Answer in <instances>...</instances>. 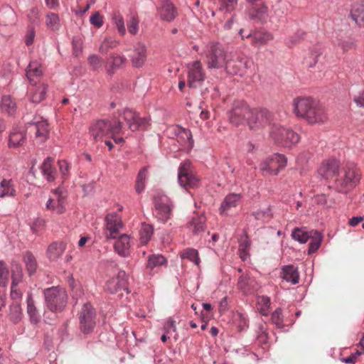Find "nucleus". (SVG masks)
<instances>
[{
	"label": "nucleus",
	"instance_id": "obj_50",
	"mask_svg": "<svg viewBox=\"0 0 364 364\" xmlns=\"http://www.w3.org/2000/svg\"><path fill=\"white\" fill-rule=\"evenodd\" d=\"M46 23L50 30H58L60 26L58 15L55 13H48L46 16Z\"/></svg>",
	"mask_w": 364,
	"mask_h": 364
},
{
	"label": "nucleus",
	"instance_id": "obj_32",
	"mask_svg": "<svg viewBox=\"0 0 364 364\" xmlns=\"http://www.w3.org/2000/svg\"><path fill=\"white\" fill-rule=\"evenodd\" d=\"M27 313L32 323H37L40 321L41 316L36 307L35 302L31 292H28L27 296Z\"/></svg>",
	"mask_w": 364,
	"mask_h": 364
},
{
	"label": "nucleus",
	"instance_id": "obj_18",
	"mask_svg": "<svg viewBox=\"0 0 364 364\" xmlns=\"http://www.w3.org/2000/svg\"><path fill=\"white\" fill-rule=\"evenodd\" d=\"M358 181L359 179L354 170H346L344 176L339 179H336V187L339 192L346 193L355 186Z\"/></svg>",
	"mask_w": 364,
	"mask_h": 364
},
{
	"label": "nucleus",
	"instance_id": "obj_46",
	"mask_svg": "<svg viewBox=\"0 0 364 364\" xmlns=\"http://www.w3.org/2000/svg\"><path fill=\"white\" fill-rule=\"evenodd\" d=\"M119 115L122 117L130 129V124H136L138 114L132 109L125 108L122 112H119Z\"/></svg>",
	"mask_w": 364,
	"mask_h": 364
},
{
	"label": "nucleus",
	"instance_id": "obj_56",
	"mask_svg": "<svg viewBox=\"0 0 364 364\" xmlns=\"http://www.w3.org/2000/svg\"><path fill=\"white\" fill-rule=\"evenodd\" d=\"M271 320L278 328H282L284 327V316L282 309L277 308L274 310L272 314Z\"/></svg>",
	"mask_w": 364,
	"mask_h": 364
},
{
	"label": "nucleus",
	"instance_id": "obj_34",
	"mask_svg": "<svg viewBox=\"0 0 364 364\" xmlns=\"http://www.w3.org/2000/svg\"><path fill=\"white\" fill-rule=\"evenodd\" d=\"M111 21L113 26L117 30L120 36H124L126 34V28L124 21L122 15L117 11H115L112 14Z\"/></svg>",
	"mask_w": 364,
	"mask_h": 364
},
{
	"label": "nucleus",
	"instance_id": "obj_19",
	"mask_svg": "<svg viewBox=\"0 0 364 364\" xmlns=\"http://www.w3.org/2000/svg\"><path fill=\"white\" fill-rule=\"evenodd\" d=\"M147 57V49L144 43L136 42L133 46V51L130 55L132 64L135 68L144 65Z\"/></svg>",
	"mask_w": 364,
	"mask_h": 364
},
{
	"label": "nucleus",
	"instance_id": "obj_23",
	"mask_svg": "<svg viewBox=\"0 0 364 364\" xmlns=\"http://www.w3.org/2000/svg\"><path fill=\"white\" fill-rule=\"evenodd\" d=\"M26 141V132L23 128L14 127L9 136V146L16 148L22 146Z\"/></svg>",
	"mask_w": 364,
	"mask_h": 364
},
{
	"label": "nucleus",
	"instance_id": "obj_45",
	"mask_svg": "<svg viewBox=\"0 0 364 364\" xmlns=\"http://www.w3.org/2000/svg\"><path fill=\"white\" fill-rule=\"evenodd\" d=\"M88 64L95 72H100L103 70L105 63L103 59L97 55L93 54L87 58Z\"/></svg>",
	"mask_w": 364,
	"mask_h": 364
},
{
	"label": "nucleus",
	"instance_id": "obj_48",
	"mask_svg": "<svg viewBox=\"0 0 364 364\" xmlns=\"http://www.w3.org/2000/svg\"><path fill=\"white\" fill-rule=\"evenodd\" d=\"M23 262L29 274H32L36 272L37 269V262L35 257L30 252H27L24 255Z\"/></svg>",
	"mask_w": 364,
	"mask_h": 364
},
{
	"label": "nucleus",
	"instance_id": "obj_11",
	"mask_svg": "<svg viewBox=\"0 0 364 364\" xmlns=\"http://www.w3.org/2000/svg\"><path fill=\"white\" fill-rule=\"evenodd\" d=\"M66 194L63 188L58 187L53 190L46 203V208L54 213L61 214L65 210Z\"/></svg>",
	"mask_w": 364,
	"mask_h": 364
},
{
	"label": "nucleus",
	"instance_id": "obj_29",
	"mask_svg": "<svg viewBox=\"0 0 364 364\" xmlns=\"http://www.w3.org/2000/svg\"><path fill=\"white\" fill-rule=\"evenodd\" d=\"M65 244L62 242H53L47 249V255L49 259L56 260L64 252Z\"/></svg>",
	"mask_w": 364,
	"mask_h": 364
},
{
	"label": "nucleus",
	"instance_id": "obj_27",
	"mask_svg": "<svg viewBox=\"0 0 364 364\" xmlns=\"http://www.w3.org/2000/svg\"><path fill=\"white\" fill-rule=\"evenodd\" d=\"M282 277L292 284H296L299 282V274L297 267L294 265H286L282 269Z\"/></svg>",
	"mask_w": 364,
	"mask_h": 364
},
{
	"label": "nucleus",
	"instance_id": "obj_16",
	"mask_svg": "<svg viewBox=\"0 0 364 364\" xmlns=\"http://www.w3.org/2000/svg\"><path fill=\"white\" fill-rule=\"evenodd\" d=\"M124 290L127 294L130 291L127 287V275L124 271L120 270L116 277L109 279L105 284V290L110 294Z\"/></svg>",
	"mask_w": 364,
	"mask_h": 364
},
{
	"label": "nucleus",
	"instance_id": "obj_8",
	"mask_svg": "<svg viewBox=\"0 0 364 364\" xmlns=\"http://www.w3.org/2000/svg\"><path fill=\"white\" fill-rule=\"evenodd\" d=\"M230 57V53L226 51L219 43L212 46L207 55L206 64L209 69H220L226 68V64Z\"/></svg>",
	"mask_w": 364,
	"mask_h": 364
},
{
	"label": "nucleus",
	"instance_id": "obj_26",
	"mask_svg": "<svg viewBox=\"0 0 364 364\" xmlns=\"http://www.w3.org/2000/svg\"><path fill=\"white\" fill-rule=\"evenodd\" d=\"M126 62V58L124 55H119L115 53L110 55L107 65L105 69L108 75H112L114 71L120 68Z\"/></svg>",
	"mask_w": 364,
	"mask_h": 364
},
{
	"label": "nucleus",
	"instance_id": "obj_54",
	"mask_svg": "<svg viewBox=\"0 0 364 364\" xmlns=\"http://www.w3.org/2000/svg\"><path fill=\"white\" fill-rule=\"evenodd\" d=\"M322 53V49L321 47H314L313 48L309 53V55L308 58H306V63L309 67L314 66L318 60V58Z\"/></svg>",
	"mask_w": 364,
	"mask_h": 364
},
{
	"label": "nucleus",
	"instance_id": "obj_62",
	"mask_svg": "<svg viewBox=\"0 0 364 364\" xmlns=\"http://www.w3.org/2000/svg\"><path fill=\"white\" fill-rule=\"evenodd\" d=\"M45 225V221L41 218H36L30 223L31 230L33 232L37 233L42 230Z\"/></svg>",
	"mask_w": 364,
	"mask_h": 364
},
{
	"label": "nucleus",
	"instance_id": "obj_28",
	"mask_svg": "<svg viewBox=\"0 0 364 364\" xmlns=\"http://www.w3.org/2000/svg\"><path fill=\"white\" fill-rule=\"evenodd\" d=\"M350 17L359 26L363 25L364 23V4L362 2L353 4Z\"/></svg>",
	"mask_w": 364,
	"mask_h": 364
},
{
	"label": "nucleus",
	"instance_id": "obj_57",
	"mask_svg": "<svg viewBox=\"0 0 364 364\" xmlns=\"http://www.w3.org/2000/svg\"><path fill=\"white\" fill-rule=\"evenodd\" d=\"M235 320L240 331H244L248 327L249 320L246 314L237 312L235 315Z\"/></svg>",
	"mask_w": 364,
	"mask_h": 364
},
{
	"label": "nucleus",
	"instance_id": "obj_40",
	"mask_svg": "<svg viewBox=\"0 0 364 364\" xmlns=\"http://www.w3.org/2000/svg\"><path fill=\"white\" fill-rule=\"evenodd\" d=\"M0 109L3 112L11 115L16 111V104L12 101L10 96L4 95L1 100Z\"/></svg>",
	"mask_w": 364,
	"mask_h": 364
},
{
	"label": "nucleus",
	"instance_id": "obj_63",
	"mask_svg": "<svg viewBox=\"0 0 364 364\" xmlns=\"http://www.w3.org/2000/svg\"><path fill=\"white\" fill-rule=\"evenodd\" d=\"M90 22L92 25L97 28H101L104 23L103 18L98 11L92 14L90 18Z\"/></svg>",
	"mask_w": 364,
	"mask_h": 364
},
{
	"label": "nucleus",
	"instance_id": "obj_21",
	"mask_svg": "<svg viewBox=\"0 0 364 364\" xmlns=\"http://www.w3.org/2000/svg\"><path fill=\"white\" fill-rule=\"evenodd\" d=\"M158 11L161 19L168 22L172 21L177 15L176 7L169 0H161Z\"/></svg>",
	"mask_w": 364,
	"mask_h": 364
},
{
	"label": "nucleus",
	"instance_id": "obj_3",
	"mask_svg": "<svg viewBox=\"0 0 364 364\" xmlns=\"http://www.w3.org/2000/svg\"><path fill=\"white\" fill-rule=\"evenodd\" d=\"M122 122L117 118L112 119H99L91 123L89 134L95 141L109 137L110 134L122 133Z\"/></svg>",
	"mask_w": 364,
	"mask_h": 364
},
{
	"label": "nucleus",
	"instance_id": "obj_12",
	"mask_svg": "<svg viewBox=\"0 0 364 364\" xmlns=\"http://www.w3.org/2000/svg\"><path fill=\"white\" fill-rule=\"evenodd\" d=\"M96 313L90 303L83 305L80 312V326L81 331L85 333L91 332L95 326Z\"/></svg>",
	"mask_w": 364,
	"mask_h": 364
},
{
	"label": "nucleus",
	"instance_id": "obj_25",
	"mask_svg": "<svg viewBox=\"0 0 364 364\" xmlns=\"http://www.w3.org/2000/svg\"><path fill=\"white\" fill-rule=\"evenodd\" d=\"M26 73L30 82L36 83V79L39 78L43 75L41 64L38 60L31 61L26 70Z\"/></svg>",
	"mask_w": 364,
	"mask_h": 364
},
{
	"label": "nucleus",
	"instance_id": "obj_43",
	"mask_svg": "<svg viewBox=\"0 0 364 364\" xmlns=\"http://www.w3.org/2000/svg\"><path fill=\"white\" fill-rule=\"evenodd\" d=\"M148 177V170L146 167L141 168L136 177L135 189L136 193H141L145 188L146 181Z\"/></svg>",
	"mask_w": 364,
	"mask_h": 364
},
{
	"label": "nucleus",
	"instance_id": "obj_6",
	"mask_svg": "<svg viewBox=\"0 0 364 364\" xmlns=\"http://www.w3.org/2000/svg\"><path fill=\"white\" fill-rule=\"evenodd\" d=\"M178 182L186 190L200 187V178L193 173L192 164L189 160L180 164L178 169Z\"/></svg>",
	"mask_w": 364,
	"mask_h": 364
},
{
	"label": "nucleus",
	"instance_id": "obj_13",
	"mask_svg": "<svg viewBox=\"0 0 364 364\" xmlns=\"http://www.w3.org/2000/svg\"><path fill=\"white\" fill-rule=\"evenodd\" d=\"M205 78V73L200 61L188 65V85L190 87H200Z\"/></svg>",
	"mask_w": 364,
	"mask_h": 364
},
{
	"label": "nucleus",
	"instance_id": "obj_14",
	"mask_svg": "<svg viewBox=\"0 0 364 364\" xmlns=\"http://www.w3.org/2000/svg\"><path fill=\"white\" fill-rule=\"evenodd\" d=\"M122 228L120 217L116 213H108L105 217V236L107 239H116Z\"/></svg>",
	"mask_w": 364,
	"mask_h": 364
},
{
	"label": "nucleus",
	"instance_id": "obj_51",
	"mask_svg": "<svg viewBox=\"0 0 364 364\" xmlns=\"http://www.w3.org/2000/svg\"><path fill=\"white\" fill-rule=\"evenodd\" d=\"M119 41L113 37H106L102 42L99 50L101 53L105 54L109 48H114L118 46Z\"/></svg>",
	"mask_w": 364,
	"mask_h": 364
},
{
	"label": "nucleus",
	"instance_id": "obj_61",
	"mask_svg": "<svg viewBox=\"0 0 364 364\" xmlns=\"http://www.w3.org/2000/svg\"><path fill=\"white\" fill-rule=\"evenodd\" d=\"M139 21L136 15L133 14L127 24L129 32L132 35H136L139 30Z\"/></svg>",
	"mask_w": 364,
	"mask_h": 364
},
{
	"label": "nucleus",
	"instance_id": "obj_58",
	"mask_svg": "<svg viewBox=\"0 0 364 364\" xmlns=\"http://www.w3.org/2000/svg\"><path fill=\"white\" fill-rule=\"evenodd\" d=\"M238 0H221L219 9L225 12H231L235 9Z\"/></svg>",
	"mask_w": 364,
	"mask_h": 364
},
{
	"label": "nucleus",
	"instance_id": "obj_1",
	"mask_svg": "<svg viewBox=\"0 0 364 364\" xmlns=\"http://www.w3.org/2000/svg\"><path fill=\"white\" fill-rule=\"evenodd\" d=\"M292 107L295 115L306 120L309 124H321L328 119L325 107L314 98L308 97L296 98L293 101Z\"/></svg>",
	"mask_w": 364,
	"mask_h": 364
},
{
	"label": "nucleus",
	"instance_id": "obj_10",
	"mask_svg": "<svg viewBox=\"0 0 364 364\" xmlns=\"http://www.w3.org/2000/svg\"><path fill=\"white\" fill-rule=\"evenodd\" d=\"M154 215L162 222H166L171 215L173 203L170 198L164 193H158L154 198Z\"/></svg>",
	"mask_w": 364,
	"mask_h": 364
},
{
	"label": "nucleus",
	"instance_id": "obj_24",
	"mask_svg": "<svg viewBox=\"0 0 364 364\" xmlns=\"http://www.w3.org/2000/svg\"><path fill=\"white\" fill-rule=\"evenodd\" d=\"M130 247V237L127 234L121 235L114 245L115 252L123 257H126L129 255Z\"/></svg>",
	"mask_w": 364,
	"mask_h": 364
},
{
	"label": "nucleus",
	"instance_id": "obj_47",
	"mask_svg": "<svg viewBox=\"0 0 364 364\" xmlns=\"http://www.w3.org/2000/svg\"><path fill=\"white\" fill-rule=\"evenodd\" d=\"M23 316L22 309L18 302H14L10 306V313L9 318L10 320L14 323H17L21 319Z\"/></svg>",
	"mask_w": 364,
	"mask_h": 364
},
{
	"label": "nucleus",
	"instance_id": "obj_36",
	"mask_svg": "<svg viewBox=\"0 0 364 364\" xmlns=\"http://www.w3.org/2000/svg\"><path fill=\"white\" fill-rule=\"evenodd\" d=\"M309 239H311V242L309 245L308 252L311 255L316 252L320 247L323 240V235L318 231L312 230L311 231V237Z\"/></svg>",
	"mask_w": 364,
	"mask_h": 364
},
{
	"label": "nucleus",
	"instance_id": "obj_52",
	"mask_svg": "<svg viewBox=\"0 0 364 364\" xmlns=\"http://www.w3.org/2000/svg\"><path fill=\"white\" fill-rule=\"evenodd\" d=\"M153 234V228L149 224H143L139 231V240L141 244H146Z\"/></svg>",
	"mask_w": 364,
	"mask_h": 364
},
{
	"label": "nucleus",
	"instance_id": "obj_49",
	"mask_svg": "<svg viewBox=\"0 0 364 364\" xmlns=\"http://www.w3.org/2000/svg\"><path fill=\"white\" fill-rule=\"evenodd\" d=\"M182 259H187L189 261L193 262L196 266H199L200 259L198 255V252L196 249L187 248L183 250L181 254Z\"/></svg>",
	"mask_w": 364,
	"mask_h": 364
},
{
	"label": "nucleus",
	"instance_id": "obj_59",
	"mask_svg": "<svg viewBox=\"0 0 364 364\" xmlns=\"http://www.w3.org/2000/svg\"><path fill=\"white\" fill-rule=\"evenodd\" d=\"M9 269L3 261H0V286L6 287L8 284Z\"/></svg>",
	"mask_w": 364,
	"mask_h": 364
},
{
	"label": "nucleus",
	"instance_id": "obj_15",
	"mask_svg": "<svg viewBox=\"0 0 364 364\" xmlns=\"http://www.w3.org/2000/svg\"><path fill=\"white\" fill-rule=\"evenodd\" d=\"M340 163L336 159H329L323 161L317 170L318 176L325 180L335 177L339 171Z\"/></svg>",
	"mask_w": 364,
	"mask_h": 364
},
{
	"label": "nucleus",
	"instance_id": "obj_37",
	"mask_svg": "<svg viewBox=\"0 0 364 364\" xmlns=\"http://www.w3.org/2000/svg\"><path fill=\"white\" fill-rule=\"evenodd\" d=\"M33 125L36 129V136L41 138L42 141H45L48 134V124L46 120L30 123Z\"/></svg>",
	"mask_w": 364,
	"mask_h": 364
},
{
	"label": "nucleus",
	"instance_id": "obj_9",
	"mask_svg": "<svg viewBox=\"0 0 364 364\" xmlns=\"http://www.w3.org/2000/svg\"><path fill=\"white\" fill-rule=\"evenodd\" d=\"M287 164V159L282 154H275L259 164V170L264 176H277Z\"/></svg>",
	"mask_w": 364,
	"mask_h": 364
},
{
	"label": "nucleus",
	"instance_id": "obj_42",
	"mask_svg": "<svg viewBox=\"0 0 364 364\" xmlns=\"http://www.w3.org/2000/svg\"><path fill=\"white\" fill-rule=\"evenodd\" d=\"M11 284L12 286H18V284L22 281L23 279V271L21 266L18 262H12L11 267Z\"/></svg>",
	"mask_w": 364,
	"mask_h": 364
},
{
	"label": "nucleus",
	"instance_id": "obj_4",
	"mask_svg": "<svg viewBox=\"0 0 364 364\" xmlns=\"http://www.w3.org/2000/svg\"><path fill=\"white\" fill-rule=\"evenodd\" d=\"M43 295L47 307L53 312L62 311L67 304V293L65 289L60 286L44 289Z\"/></svg>",
	"mask_w": 364,
	"mask_h": 364
},
{
	"label": "nucleus",
	"instance_id": "obj_44",
	"mask_svg": "<svg viewBox=\"0 0 364 364\" xmlns=\"http://www.w3.org/2000/svg\"><path fill=\"white\" fill-rule=\"evenodd\" d=\"M311 237V231L308 232L305 228H296L291 232V237L300 243H305Z\"/></svg>",
	"mask_w": 364,
	"mask_h": 364
},
{
	"label": "nucleus",
	"instance_id": "obj_55",
	"mask_svg": "<svg viewBox=\"0 0 364 364\" xmlns=\"http://www.w3.org/2000/svg\"><path fill=\"white\" fill-rule=\"evenodd\" d=\"M166 263V260L161 255H153L149 257L148 267L151 269L156 267L164 265Z\"/></svg>",
	"mask_w": 364,
	"mask_h": 364
},
{
	"label": "nucleus",
	"instance_id": "obj_17",
	"mask_svg": "<svg viewBox=\"0 0 364 364\" xmlns=\"http://www.w3.org/2000/svg\"><path fill=\"white\" fill-rule=\"evenodd\" d=\"M244 30L240 29L239 34L242 39L250 38L252 44L255 46H262L267 44L273 39V36L269 32L265 31H255L244 36Z\"/></svg>",
	"mask_w": 364,
	"mask_h": 364
},
{
	"label": "nucleus",
	"instance_id": "obj_5",
	"mask_svg": "<svg viewBox=\"0 0 364 364\" xmlns=\"http://www.w3.org/2000/svg\"><path fill=\"white\" fill-rule=\"evenodd\" d=\"M270 136L276 143L284 147H291L300 140L299 135L294 130L279 124L272 125Z\"/></svg>",
	"mask_w": 364,
	"mask_h": 364
},
{
	"label": "nucleus",
	"instance_id": "obj_38",
	"mask_svg": "<svg viewBox=\"0 0 364 364\" xmlns=\"http://www.w3.org/2000/svg\"><path fill=\"white\" fill-rule=\"evenodd\" d=\"M271 306L270 298L267 296H258L257 297V309L262 316H267Z\"/></svg>",
	"mask_w": 364,
	"mask_h": 364
},
{
	"label": "nucleus",
	"instance_id": "obj_41",
	"mask_svg": "<svg viewBox=\"0 0 364 364\" xmlns=\"http://www.w3.org/2000/svg\"><path fill=\"white\" fill-rule=\"evenodd\" d=\"M205 217L200 215L193 218L188 225V228L194 234H199L204 231L205 229Z\"/></svg>",
	"mask_w": 364,
	"mask_h": 364
},
{
	"label": "nucleus",
	"instance_id": "obj_31",
	"mask_svg": "<svg viewBox=\"0 0 364 364\" xmlns=\"http://www.w3.org/2000/svg\"><path fill=\"white\" fill-rule=\"evenodd\" d=\"M52 158L47 157L41 166V171L43 177L49 182H52L55 178V171L52 166Z\"/></svg>",
	"mask_w": 364,
	"mask_h": 364
},
{
	"label": "nucleus",
	"instance_id": "obj_35",
	"mask_svg": "<svg viewBox=\"0 0 364 364\" xmlns=\"http://www.w3.org/2000/svg\"><path fill=\"white\" fill-rule=\"evenodd\" d=\"M16 190L11 179H3L0 183V198L14 196Z\"/></svg>",
	"mask_w": 364,
	"mask_h": 364
},
{
	"label": "nucleus",
	"instance_id": "obj_33",
	"mask_svg": "<svg viewBox=\"0 0 364 364\" xmlns=\"http://www.w3.org/2000/svg\"><path fill=\"white\" fill-rule=\"evenodd\" d=\"M268 9L265 5H262L257 9L250 10L249 16L252 20L257 21L259 23H264L268 17Z\"/></svg>",
	"mask_w": 364,
	"mask_h": 364
},
{
	"label": "nucleus",
	"instance_id": "obj_20",
	"mask_svg": "<svg viewBox=\"0 0 364 364\" xmlns=\"http://www.w3.org/2000/svg\"><path fill=\"white\" fill-rule=\"evenodd\" d=\"M176 140L181 149L186 151H191L194 145V141L191 131L181 127H177L176 129Z\"/></svg>",
	"mask_w": 364,
	"mask_h": 364
},
{
	"label": "nucleus",
	"instance_id": "obj_39",
	"mask_svg": "<svg viewBox=\"0 0 364 364\" xmlns=\"http://www.w3.org/2000/svg\"><path fill=\"white\" fill-rule=\"evenodd\" d=\"M252 283L253 280L248 274H242L238 279L237 287L245 294L251 293Z\"/></svg>",
	"mask_w": 364,
	"mask_h": 364
},
{
	"label": "nucleus",
	"instance_id": "obj_53",
	"mask_svg": "<svg viewBox=\"0 0 364 364\" xmlns=\"http://www.w3.org/2000/svg\"><path fill=\"white\" fill-rule=\"evenodd\" d=\"M268 333L267 328L262 325L259 324L256 330V341L259 345L267 344L268 343Z\"/></svg>",
	"mask_w": 364,
	"mask_h": 364
},
{
	"label": "nucleus",
	"instance_id": "obj_30",
	"mask_svg": "<svg viewBox=\"0 0 364 364\" xmlns=\"http://www.w3.org/2000/svg\"><path fill=\"white\" fill-rule=\"evenodd\" d=\"M47 86L41 84L38 87H33L30 90L29 99L33 103H39L46 97Z\"/></svg>",
	"mask_w": 364,
	"mask_h": 364
},
{
	"label": "nucleus",
	"instance_id": "obj_2",
	"mask_svg": "<svg viewBox=\"0 0 364 364\" xmlns=\"http://www.w3.org/2000/svg\"><path fill=\"white\" fill-rule=\"evenodd\" d=\"M270 114L267 111H262L254 117L252 111L243 101L234 102L232 108L229 112V120L235 126L247 122L251 129L257 127H264L270 122Z\"/></svg>",
	"mask_w": 364,
	"mask_h": 364
},
{
	"label": "nucleus",
	"instance_id": "obj_22",
	"mask_svg": "<svg viewBox=\"0 0 364 364\" xmlns=\"http://www.w3.org/2000/svg\"><path fill=\"white\" fill-rule=\"evenodd\" d=\"M242 196L239 193H230L227 195L223 200L220 213L221 215H227L228 212L232 208L237 207L240 203Z\"/></svg>",
	"mask_w": 364,
	"mask_h": 364
},
{
	"label": "nucleus",
	"instance_id": "obj_64",
	"mask_svg": "<svg viewBox=\"0 0 364 364\" xmlns=\"http://www.w3.org/2000/svg\"><path fill=\"white\" fill-rule=\"evenodd\" d=\"M250 247V240L245 237L244 240H242L240 243L239 250L241 252L240 257L245 260V255H247V252Z\"/></svg>",
	"mask_w": 364,
	"mask_h": 364
},
{
	"label": "nucleus",
	"instance_id": "obj_7",
	"mask_svg": "<svg viewBox=\"0 0 364 364\" xmlns=\"http://www.w3.org/2000/svg\"><path fill=\"white\" fill-rule=\"evenodd\" d=\"M252 65V60L244 54L230 53L225 70L228 74L244 76Z\"/></svg>",
	"mask_w": 364,
	"mask_h": 364
},
{
	"label": "nucleus",
	"instance_id": "obj_60",
	"mask_svg": "<svg viewBox=\"0 0 364 364\" xmlns=\"http://www.w3.org/2000/svg\"><path fill=\"white\" fill-rule=\"evenodd\" d=\"M149 125V119L146 117H140L137 116L136 124H130V130L135 132L139 128L146 129Z\"/></svg>",
	"mask_w": 364,
	"mask_h": 364
}]
</instances>
